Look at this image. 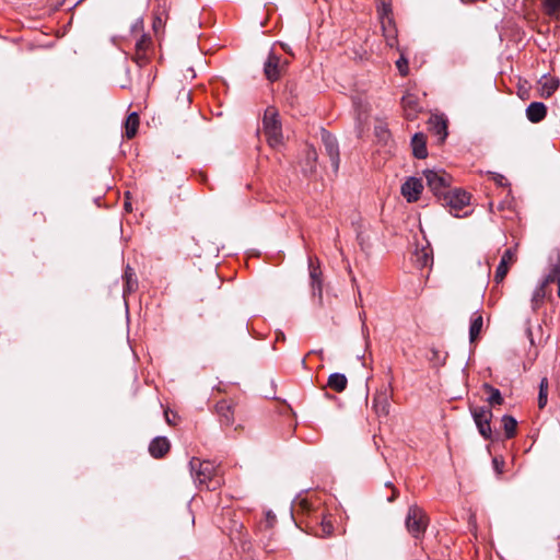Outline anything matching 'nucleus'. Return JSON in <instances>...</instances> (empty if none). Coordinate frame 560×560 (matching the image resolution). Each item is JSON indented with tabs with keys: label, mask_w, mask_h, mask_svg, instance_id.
I'll return each mask as SVG.
<instances>
[{
	"label": "nucleus",
	"mask_w": 560,
	"mask_h": 560,
	"mask_svg": "<svg viewBox=\"0 0 560 560\" xmlns=\"http://www.w3.org/2000/svg\"><path fill=\"white\" fill-rule=\"evenodd\" d=\"M189 469L194 481L199 486H205L208 490H214L220 486L213 463L194 457L189 462Z\"/></svg>",
	"instance_id": "1"
},
{
	"label": "nucleus",
	"mask_w": 560,
	"mask_h": 560,
	"mask_svg": "<svg viewBox=\"0 0 560 560\" xmlns=\"http://www.w3.org/2000/svg\"><path fill=\"white\" fill-rule=\"evenodd\" d=\"M264 133L270 147L275 148L282 142L281 124L278 118V112L275 107H268L265 110L262 119Z\"/></svg>",
	"instance_id": "2"
},
{
	"label": "nucleus",
	"mask_w": 560,
	"mask_h": 560,
	"mask_svg": "<svg viewBox=\"0 0 560 560\" xmlns=\"http://www.w3.org/2000/svg\"><path fill=\"white\" fill-rule=\"evenodd\" d=\"M423 175L427 179L429 188L440 200H442L445 194L452 190L450 188L452 183V176L445 171L427 170L423 172Z\"/></svg>",
	"instance_id": "3"
},
{
	"label": "nucleus",
	"mask_w": 560,
	"mask_h": 560,
	"mask_svg": "<svg viewBox=\"0 0 560 560\" xmlns=\"http://www.w3.org/2000/svg\"><path fill=\"white\" fill-rule=\"evenodd\" d=\"M405 524L409 534L419 539L427 530L429 518L421 508L411 505L406 515Z\"/></svg>",
	"instance_id": "4"
},
{
	"label": "nucleus",
	"mask_w": 560,
	"mask_h": 560,
	"mask_svg": "<svg viewBox=\"0 0 560 560\" xmlns=\"http://www.w3.org/2000/svg\"><path fill=\"white\" fill-rule=\"evenodd\" d=\"M470 195L462 189H452L442 198L443 205L450 207V212L457 218L466 217L468 212L460 214L459 211L469 205Z\"/></svg>",
	"instance_id": "5"
},
{
	"label": "nucleus",
	"mask_w": 560,
	"mask_h": 560,
	"mask_svg": "<svg viewBox=\"0 0 560 560\" xmlns=\"http://www.w3.org/2000/svg\"><path fill=\"white\" fill-rule=\"evenodd\" d=\"M320 139L324 145L325 154L329 158L332 172L336 175L340 165L338 142L336 138L325 129L320 130Z\"/></svg>",
	"instance_id": "6"
},
{
	"label": "nucleus",
	"mask_w": 560,
	"mask_h": 560,
	"mask_svg": "<svg viewBox=\"0 0 560 560\" xmlns=\"http://www.w3.org/2000/svg\"><path fill=\"white\" fill-rule=\"evenodd\" d=\"M471 416L474 421L478 428L479 433L485 439H490L491 436V427L490 421L492 418V412L487 407H476L471 409Z\"/></svg>",
	"instance_id": "7"
},
{
	"label": "nucleus",
	"mask_w": 560,
	"mask_h": 560,
	"mask_svg": "<svg viewBox=\"0 0 560 560\" xmlns=\"http://www.w3.org/2000/svg\"><path fill=\"white\" fill-rule=\"evenodd\" d=\"M264 72L270 82L278 81L283 74L282 58L273 51H270L264 63Z\"/></svg>",
	"instance_id": "8"
},
{
	"label": "nucleus",
	"mask_w": 560,
	"mask_h": 560,
	"mask_svg": "<svg viewBox=\"0 0 560 560\" xmlns=\"http://www.w3.org/2000/svg\"><path fill=\"white\" fill-rule=\"evenodd\" d=\"M392 389L384 387L377 390L373 398V409L378 417H387L390 410Z\"/></svg>",
	"instance_id": "9"
},
{
	"label": "nucleus",
	"mask_w": 560,
	"mask_h": 560,
	"mask_svg": "<svg viewBox=\"0 0 560 560\" xmlns=\"http://www.w3.org/2000/svg\"><path fill=\"white\" fill-rule=\"evenodd\" d=\"M516 261V249L508 248L504 250L500 264L494 272V281L500 283L506 277L510 267Z\"/></svg>",
	"instance_id": "10"
},
{
	"label": "nucleus",
	"mask_w": 560,
	"mask_h": 560,
	"mask_svg": "<svg viewBox=\"0 0 560 560\" xmlns=\"http://www.w3.org/2000/svg\"><path fill=\"white\" fill-rule=\"evenodd\" d=\"M423 190V185L421 179L416 177H409L401 185V195L408 202H415L420 198V195Z\"/></svg>",
	"instance_id": "11"
},
{
	"label": "nucleus",
	"mask_w": 560,
	"mask_h": 560,
	"mask_svg": "<svg viewBox=\"0 0 560 560\" xmlns=\"http://www.w3.org/2000/svg\"><path fill=\"white\" fill-rule=\"evenodd\" d=\"M312 524L317 527L314 528L315 535L318 537H328L332 534L334 525L329 516L325 515L324 512H319L318 514H314L311 516Z\"/></svg>",
	"instance_id": "12"
},
{
	"label": "nucleus",
	"mask_w": 560,
	"mask_h": 560,
	"mask_svg": "<svg viewBox=\"0 0 560 560\" xmlns=\"http://www.w3.org/2000/svg\"><path fill=\"white\" fill-rule=\"evenodd\" d=\"M215 412L222 427H231L234 423V408L228 400L217 402Z\"/></svg>",
	"instance_id": "13"
},
{
	"label": "nucleus",
	"mask_w": 560,
	"mask_h": 560,
	"mask_svg": "<svg viewBox=\"0 0 560 560\" xmlns=\"http://www.w3.org/2000/svg\"><path fill=\"white\" fill-rule=\"evenodd\" d=\"M401 107L404 109L405 117L408 120L417 118L418 113L421 110L418 96L415 94H406L401 97Z\"/></svg>",
	"instance_id": "14"
},
{
	"label": "nucleus",
	"mask_w": 560,
	"mask_h": 560,
	"mask_svg": "<svg viewBox=\"0 0 560 560\" xmlns=\"http://www.w3.org/2000/svg\"><path fill=\"white\" fill-rule=\"evenodd\" d=\"M382 24L383 34L386 40V44L389 47H394L397 45V30L394 24L393 13L387 16H378Z\"/></svg>",
	"instance_id": "15"
},
{
	"label": "nucleus",
	"mask_w": 560,
	"mask_h": 560,
	"mask_svg": "<svg viewBox=\"0 0 560 560\" xmlns=\"http://www.w3.org/2000/svg\"><path fill=\"white\" fill-rule=\"evenodd\" d=\"M556 281L555 275H548L544 278V280L539 283V285L535 289L532 296V307L533 310H537L544 302V299L547 294V285L551 282Z\"/></svg>",
	"instance_id": "16"
},
{
	"label": "nucleus",
	"mask_w": 560,
	"mask_h": 560,
	"mask_svg": "<svg viewBox=\"0 0 560 560\" xmlns=\"http://www.w3.org/2000/svg\"><path fill=\"white\" fill-rule=\"evenodd\" d=\"M170 447V441L165 436H156L151 441L149 452L152 457L162 458L168 453Z\"/></svg>",
	"instance_id": "17"
},
{
	"label": "nucleus",
	"mask_w": 560,
	"mask_h": 560,
	"mask_svg": "<svg viewBox=\"0 0 560 560\" xmlns=\"http://www.w3.org/2000/svg\"><path fill=\"white\" fill-rule=\"evenodd\" d=\"M124 280V298L138 290V278L135 270L127 265L122 275Z\"/></svg>",
	"instance_id": "18"
},
{
	"label": "nucleus",
	"mask_w": 560,
	"mask_h": 560,
	"mask_svg": "<svg viewBox=\"0 0 560 560\" xmlns=\"http://www.w3.org/2000/svg\"><path fill=\"white\" fill-rule=\"evenodd\" d=\"M547 114V107L541 102H533L526 108V117L530 122L541 121Z\"/></svg>",
	"instance_id": "19"
},
{
	"label": "nucleus",
	"mask_w": 560,
	"mask_h": 560,
	"mask_svg": "<svg viewBox=\"0 0 560 560\" xmlns=\"http://www.w3.org/2000/svg\"><path fill=\"white\" fill-rule=\"evenodd\" d=\"M308 269H310V278H311V287L313 290V294L318 296H322V271L319 269V266H316L313 259H310L308 262Z\"/></svg>",
	"instance_id": "20"
},
{
	"label": "nucleus",
	"mask_w": 560,
	"mask_h": 560,
	"mask_svg": "<svg viewBox=\"0 0 560 560\" xmlns=\"http://www.w3.org/2000/svg\"><path fill=\"white\" fill-rule=\"evenodd\" d=\"M413 155L417 159H424L428 155L425 136L422 132L416 133L411 139Z\"/></svg>",
	"instance_id": "21"
},
{
	"label": "nucleus",
	"mask_w": 560,
	"mask_h": 560,
	"mask_svg": "<svg viewBox=\"0 0 560 560\" xmlns=\"http://www.w3.org/2000/svg\"><path fill=\"white\" fill-rule=\"evenodd\" d=\"M539 93L544 97L551 96L559 86V80L552 77L544 75L539 81Z\"/></svg>",
	"instance_id": "22"
},
{
	"label": "nucleus",
	"mask_w": 560,
	"mask_h": 560,
	"mask_svg": "<svg viewBox=\"0 0 560 560\" xmlns=\"http://www.w3.org/2000/svg\"><path fill=\"white\" fill-rule=\"evenodd\" d=\"M431 130L439 137L440 141H444L447 137V122L443 117L434 116L430 119Z\"/></svg>",
	"instance_id": "23"
},
{
	"label": "nucleus",
	"mask_w": 560,
	"mask_h": 560,
	"mask_svg": "<svg viewBox=\"0 0 560 560\" xmlns=\"http://www.w3.org/2000/svg\"><path fill=\"white\" fill-rule=\"evenodd\" d=\"M482 325H483L482 315L479 312H475L471 315L470 327H469V340L471 343L478 339V337L481 332V329H482Z\"/></svg>",
	"instance_id": "24"
},
{
	"label": "nucleus",
	"mask_w": 560,
	"mask_h": 560,
	"mask_svg": "<svg viewBox=\"0 0 560 560\" xmlns=\"http://www.w3.org/2000/svg\"><path fill=\"white\" fill-rule=\"evenodd\" d=\"M347 385L348 380L342 373H332L329 375L327 381V386L337 393L343 392L347 388Z\"/></svg>",
	"instance_id": "25"
},
{
	"label": "nucleus",
	"mask_w": 560,
	"mask_h": 560,
	"mask_svg": "<svg viewBox=\"0 0 560 560\" xmlns=\"http://www.w3.org/2000/svg\"><path fill=\"white\" fill-rule=\"evenodd\" d=\"M140 118L138 113L132 112L125 121V137L131 139L136 136L139 128Z\"/></svg>",
	"instance_id": "26"
},
{
	"label": "nucleus",
	"mask_w": 560,
	"mask_h": 560,
	"mask_svg": "<svg viewBox=\"0 0 560 560\" xmlns=\"http://www.w3.org/2000/svg\"><path fill=\"white\" fill-rule=\"evenodd\" d=\"M318 154L313 147L307 148L305 154V167L304 172L314 174L316 172Z\"/></svg>",
	"instance_id": "27"
},
{
	"label": "nucleus",
	"mask_w": 560,
	"mask_h": 560,
	"mask_svg": "<svg viewBox=\"0 0 560 560\" xmlns=\"http://www.w3.org/2000/svg\"><path fill=\"white\" fill-rule=\"evenodd\" d=\"M483 389L489 393L488 402L490 406H500L503 404V397L498 388L490 384H485Z\"/></svg>",
	"instance_id": "28"
},
{
	"label": "nucleus",
	"mask_w": 560,
	"mask_h": 560,
	"mask_svg": "<svg viewBox=\"0 0 560 560\" xmlns=\"http://www.w3.org/2000/svg\"><path fill=\"white\" fill-rule=\"evenodd\" d=\"M502 424L506 439H512L516 434L517 421L512 416L505 415L502 418Z\"/></svg>",
	"instance_id": "29"
},
{
	"label": "nucleus",
	"mask_w": 560,
	"mask_h": 560,
	"mask_svg": "<svg viewBox=\"0 0 560 560\" xmlns=\"http://www.w3.org/2000/svg\"><path fill=\"white\" fill-rule=\"evenodd\" d=\"M548 401V380L546 377L541 378L539 384V394H538V407L539 409L545 408Z\"/></svg>",
	"instance_id": "30"
},
{
	"label": "nucleus",
	"mask_w": 560,
	"mask_h": 560,
	"mask_svg": "<svg viewBox=\"0 0 560 560\" xmlns=\"http://www.w3.org/2000/svg\"><path fill=\"white\" fill-rule=\"evenodd\" d=\"M135 49H140L142 51L151 52L152 50V39L149 35L142 34L135 44Z\"/></svg>",
	"instance_id": "31"
},
{
	"label": "nucleus",
	"mask_w": 560,
	"mask_h": 560,
	"mask_svg": "<svg viewBox=\"0 0 560 560\" xmlns=\"http://www.w3.org/2000/svg\"><path fill=\"white\" fill-rule=\"evenodd\" d=\"M544 10L549 16H558L560 0H544Z\"/></svg>",
	"instance_id": "32"
},
{
	"label": "nucleus",
	"mask_w": 560,
	"mask_h": 560,
	"mask_svg": "<svg viewBox=\"0 0 560 560\" xmlns=\"http://www.w3.org/2000/svg\"><path fill=\"white\" fill-rule=\"evenodd\" d=\"M378 16H387L392 14V0H376Z\"/></svg>",
	"instance_id": "33"
},
{
	"label": "nucleus",
	"mask_w": 560,
	"mask_h": 560,
	"mask_svg": "<svg viewBox=\"0 0 560 560\" xmlns=\"http://www.w3.org/2000/svg\"><path fill=\"white\" fill-rule=\"evenodd\" d=\"M150 59V52L142 51L140 49H135V55L132 57V60L139 66L143 67L149 62Z\"/></svg>",
	"instance_id": "34"
},
{
	"label": "nucleus",
	"mask_w": 560,
	"mask_h": 560,
	"mask_svg": "<svg viewBox=\"0 0 560 560\" xmlns=\"http://www.w3.org/2000/svg\"><path fill=\"white\" fill-rule=\"evenodd\" d=\"M177 101H179L185 106H189V104L191 103L190 90L182 89L178 93Z\"/></svg>",
	"instance_id": "35"
},
{
	"label": "nucleus",
	"mask_w": 560,
	"mask_h": 560,
	"mask_svg": "<svg viewBox=\"0 0 560 560\" xmlns=\"http://www.w3.org/2000/svg\"><path fill=\"white\" fill-rule=\"evenodd\" d=\"M396 67L401 75L408 74V59L405 58L404 56H400V58L396 61Z\"/></svg>",
	"instance_id": "36"
},
{
	"label": "nucleus",
	"mask_w": 560,
	"mask_h": 560,
	"mask_svg": "<svg viewBox=\"0 0 560 560\" xmlns=\"http://www.w3.org/2000/svg\"><path fill=\"white\" fill-rule=\"evenodd\" d=\"M433 258L427 253L422 252L421 256L418 257V261L421 266H427L429 262H432Z\"/></svg>",
	"instance_id": "37"
},
{
	"label": "nucleus",
	"mask_w": 560,
	"mask_h": 560,
	"mask_svg": "<svg viewBox=\"0 0 560 560\" xmlns=\"http://www.w3.org/2000/svg\"><path fill=\"white\" fill-rule=\"evenodd\" d=\"M276 521H277L276 515L272 512L269 511L266 513V520H265L266 527H272L275 525Z\"/></svg>",
	"instance_id": "38"
},
{
	"label": "nucleus",
	"mask_w": 560,
	"mask_h": 560,
	"mask_svg": "<svg viewBox=\"0 0 560 560\" xmlns=\"http://www.w3.org/2000/svg\"><path fill=\"white\" fill-rule=\"evenodd\" d=\"M281 47H282V49H283L284 51H287L288 54L293 55V54H292V51H291V49L289 48V46H288L287 44H283V43H282V44H281Z\"/></svg>",
	"instance_id": "39"
},
{
	"label": "nucleus",
	"mask_w": 560,
	"mask_h": 560,
	"mask_svg": "<svg viewBox=\"0 0 560 560\" xmlns=\"http://www.w3.org/2000/svg\"><path fill=\"white\" fill-rule=\"evenodd\" d=\"M397 494H398L397 490H394L393 494L388 498V501L393 502L397 498Z\"/></svg>",
	"instance_id": "40"
},
{
	"label": "nucleus",
	"mask_w": 560,
	"mask_h": 560,
	"mask_svg": "<svg viewBox=\"0 0 560 560\" xmlns=\"http://www.w3.org/2000/svg\"><path fill=\"white\" fill-rule=\"evenodd\" d=\"M376 132H377V135H381V133L385 135V133H387V131L385 129H383V127H377L376 128Z\"/></svg>",
	"instance_id": "41"
},
{
	"label": "nucleus",
	"mask_w": 560,
	"mask_h": 560,
	"mask_svg": "<svg viewBox=\"0 0 560 560\" xmlns=\"http://www.w3.org/2000/svg\"><path fill=\"white\" fill-rule=\"evenodd\" d=\"M282 65H283V72L285 71L288 65H289V60L288 59H282Z\"/></svg>",
	"instance_id": "42"
},
{
	"label": "nucleus",
	"mask_w": 560,
	"mask_h": 560,
	"mask_svg": "<svg viewBox=\"0 0 560 560\" xmlns=\"http://www.w3.org/2000/svg\"><path fill=\"white\" fill-rule=\"evenodd\" d=\"M558 295L560 298V277L558 278Z\"/></svg>",
	"instance_id": "43"
},
{
	"label": "nucleus",
	"mask_w": 560,
	"mask_h": 560,
	"mask_svg": "<svg viewBox=\"0 0 560 560\" xmlns=\"http://www.w3.org/2000/svg\"><path fill=\"white\" fill-rule=\"evenodd\" d=\"M165 417H166L167 422L171 423V420L168 419V412L167 411H165Z\"/></svg>",
	"instance_id": "44"
},
{
	"label": "nucleus",
	"mask_w": 560,
	"mask_h": 560,
	"mask_svg": "<svg viewBox=\"0 0 560 560\" xmlns=\"http://www.w3.org/2000/svg\"><path fill=\"white\" fill-rule=\"evenodd\" d=\"M493 463H494L495 467H499V464H498V459H497V458H494V459H493Z\"/></svg>",
	"instance_id": "45"
}]
</instances>
